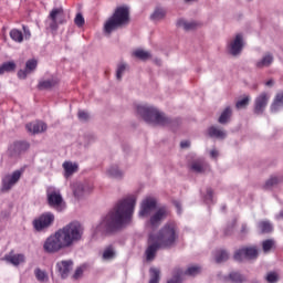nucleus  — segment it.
I'll use <instances>...</instances> for the list:
<instances>
[{
	"instance_id": "nucleus-1",
	"label": "nucleus",
	"mask_w": 283,
	"mask_h": 283,
	"mask_svg": "<svg viewBox=\"0 0 283 283\" xmlns=\"http://www.w3.org/2000/svg\"><path fill=\"white\" fill-rule=\"evenodd\" d=\"M134 207H136V197L134 196L118 201L115 208L102 218L101 222L93 231L94 235H96V231L107 234L118 233L120 229L132 222Z\"/></svg>"
},
{
	"instance_id": "nucleus-2",
	"label": "nucleus",
	"mask_w": 283,
	"mask_h": 283,
	"mask_svg": "<svg viewBox=\"0 0 283 283\" xmlns=\"http://www.w3.org/2000/svg\"><path fill=\"white\" fill-rule=\"evenodd\" d=\"M137 114L148 125H159V127H170V129L180 127V123H182L180 118H171L154 106L138 105Z\"/></svg>"
},
{
	"instance_id": "nucleus-3",
	"label": "nucleus",
	"mask_w": 283,
	"mask_h": 283,
	"mask_svg": "<svg viewBox=\"0 0 283 283\" xmlns=\"http://www.w3.org/2000/svg\"><path fill=\"white\" fill-rule=\"evenodd\" d=\"M132 21L129 17V7H117L113 14L104 23V33L112 34L116 30L127 28Z\"/></svg>"
},
{
	"instance_id": "nucleus-4",
	"label": "nucleus",
	"mask_w": 283,
	"mask_h": 283,
	"mask_svg": "<svg viewBox=\"0 0 283 283\" xmlns=\"http://www.w3.org/2000/svg\"><path fill=\"white\" fill-rule=\"evenodd\" d=\"M84 231L85 229L81 222L72 221L64 226L62 229H59L57 233H60V237L62 238L66 249H71V247H74V244L83 240Z\"/></svg>"
},
{
	"instance_id": "nucleus-5",
	"label": "nucleus",
	"mask_w": 283,
	"mask_h": 283,
	"mask_svg": "<svg viewBox=\"0 0 283 283\" xmlns=\"http://www.w3.org/2000/svg\"><path fill=\"white\" fill-rule=\"evenodd\" d=\"M178 238V228L174 222L166 223L156 234V240L163 249H174Z\"/></svg>"
},
{
	"instance_id": "nucleus-6",
	"label": "nucleus",
	"mask_w": 283,
	"mask_h": 283,
	"mask_svg": "<svg viewBox=\"0 0 283 283\" xmlns=\"http://www.w3.org/2000/svg\"><path fill=\"white\" fill-rule=\"evenodd\" d=\"M63 249H67V245H65L59 230L46 238L43 244L44 253L49 254L59 253V251H63Z\"/></svg>"
},
{
	"instance_id": "nucleus-7",
	"label": "nucleus",
	"mask_w": 283,
	"mask_h": 283,
	"mask_svg": "<svg viewBox=\"0 0 283 283\" xmlns=\"http://www.w3.org/2000/svg\"><path fill=\"white\" fill-rule=\"evenodd\" d=\"M260 252L256 245L242 247L238 249L233 254L234 262H244V260H258Z\"/></svg>"
},
{
	"instance_id": "nucleus-8",
	"label": "nucleus",
	"mask_w": 283,
	"mask_h": 283,
	"mask_svg": "<svg viewBox=\"0 0 283 283\" xmlns=\"http://www.w3.org/2000/svg\"><path fill=\"white\" fill-rule=\"evenodd\" d=\"M54 213L52 212H43L39 216V218L34 219L32 222L33 229L38 231V233H41V231H45L46 229H50L52 224H54Z\"/></svg>"
},
{
	"instance_id": "nucleus-9",
	"label": "nucleus",
	"mask_w": 283,
	"mask_h": 283,
	"mask_svg": "<svg viewBox=\"0 0 283 283\" xmlns=\"http://www.w3.org/2000/svg\"><path fill=\"white\" fill-rule=\"evenodd\" d=\"M169 216V209H167V206L160 207L146 222L147 229H150V231H156L163 224V221Z\"/></svg>"
},
{
	"instance_id": "nucleus-10",
	"label": "nucleus",
	"mask_w": 283,
	"mask_h": 283,
	"mask_svg": "<svg viewBox=\"0 0 283 283\" xmlns=\"http://www.w3.org/2000/svg\"><path fill=\"white\" fill-rule=\"evenodd\" d=\"M23 171H25L23 168L19 170H14L11 175H6L1 180V191L3 193L10 191L17 182L21 180V177L23 176Z\"/></svg>"
},
{
	"instance_id": "nucleus-11",
	"label": "nucleus",
	"mask_w": 283,
	"mask_h": 283,
	"mask_svg": "<svg viewBox=\"0 0 283 283\" xmlns=\"http://www.w3.org/2000/svg\"><path fill=\"white\" fill-rule=\"evenodd\" d=\"M159 249H163V245L158 242V239H156V234L154 232L149 233L148 247L145 250L146 262H154Z\"/></svg>"
},
{
	"instance_id": "nucleus-12",
	"label": "nucleus",
	"mask_w": 283,
	"mask_h": 283,
	"mask_svg": "<svg viewBox=\"0 0 283 283\" xmlns=\"http://www.w3.org/2000/svg\"><path fill=\"white\" fill-rule=\"evenodd\" d=\"M49 19H51L50 29L56 31L59 30V25H63V23H66L65 11H63L62 7L54 8L51 10Z\"/></svg>"
},
{
	"instance_id": "nucleus-13",
	"label": "nucleus",
	"mask_w": 283,
	"mask_h": 283,
	"mask_svg": "<svg viewBox=\"0 0 283 283\" xmlns=\"http://www.w3.org/2000/svg\"><path fill=\"white\" fill-rule=\"evenodd\" d=\"M244 50V35L238 33L233 41L228 44V52L231 56H240Z\"/></svg>"
},
{
	"instance_id": "nucleus-14",
	"label": "nucleus",
	"mask_w": 283,
	"mask_h": 283,
	"mask_svg": "<svg viewBox=\"0 0 283 283\" xmlns=\"http://www.w3.org/2000/svg\"><path fill=\"white\" fill-rule=\"evenodd\" d=\"M30 149V142L17 140L9 147V156L11 158H19L22 154H25Z\"/></svg>"
},
{
	"instance_id": "nucleus-15",
	"label": "nucleus",
	"mask_w": 283,
	"mask_h": 283,
	"mask_svg": "<svg viewBox=\"0 0 283 283\" xmlns=\"http://www.w3.org/2000/svg\"><path fill=\"white\" fill-rule=\"evenodd\" d=\"M158 207V200L154 197H146L140 205L139 217L147 218Z\"/></svg>"
},
{
	"instance_id": "nucleus-16",
	"label": "nucleus",
	"mask_w": 283,
	"mask_h": 283,
	"mask_svg": "<svg viewBox=\"0 0 283 283\" xmlns=\"http://www.w3.org/2000/svg\"><path fill=\"white\" fill-rule=\"evenodd\" d=\"M270 98L271 96H269V93L266 92H263L255 97L253 112L256 116H262L264 114V109H266Z\"/></svg>"
},
{
	"instance_id": "nucleus-17",
	"label": "nucleus",
	"mask_w": 283,
	"mask_h": 283,
	"mask_svg": "<svg viewBox=\"0 0 283 283\" xmlns=\"http://www.w3.org/2000/svg\"><path fill=\"white\" fill-rule=\"evenodd\" d=\"M48 205L49 207H52V209H56V211H63V209H65V205L63 203V196H61V192H48Z\"/></svg>"
},
{
	"instance_id": "nucleus-18",
	"label": "nucleus",
	"mask_w": 283,
	"mask_h": 283,
	"mask_svg": "<svg viewBox=\"0 0 283 283\" xmlns=\"http://www.w3.org/2000/svg\"><path fill=\"white\" fill-rule=\"evenodd\" d=\"M72 266H74V261L72 260H63L55 264V269L62 280H67Z\"/></svg>"
},
{
	"instance_id": "nucleus-19",
	"label": "nucleus",
	"mask_w": 283,
	"mask_h": 283,
	"mask_svg": "<svg viewBox=\"0 0 283 283\" xmlns=\"http://www.w3.org/2000/svg\"><path fill=\"white\" fill-rule=\"evenodd\" d=\"M39 65V62L35 59L28 60L25 62V67L24 70H19L18 71V78L25 81L28 78V75L32 74L36 70Z\"/></svg>"
},
{
	"instance_id": "nucleus-20",
	"label": "nucleus",
	"mask_w": 283,
	"mask_h": 283,
	"mask_svg": "<svg viewBox=\"0 0 283 283\" xmlns=\"http://www.w3.org/2000/svg\"><path fill=\"white\" fill-rule=\"evenodd\" d=\"M25 129L29 134L35 136V134H43V132H48V124L44 122H32L25 125Z\"/></svg>"
},
{
	"instance_id": "nucleus-21",
	"label": "nucleus",
	"mask_w": 283,
	"mask_h": 283,
	"mask_svg": "<svg viewBox=\"0 0 283 283\" xmlns=\"http://www.w3.org/2000/svg\"><path fill=\"white\" fill-rule=\"evenodd\" d=\"M117 255L116 245L111 243L104 248L102 260H104V262H112V260H116Z\"/></svg>"
},
{
	"instance_id": "nucleus-22",
	"label": "nucleus",
	"mask_w": 283,
	"mask_h": 283,
	"mask_svg": "<svg viewBox=\"0 0 283 283\" xmlns=\"http://www.w3.org/2000/svg\"><path fill=\"white\" fill-rule=\"evenodd\" d=\"M270 109L273 114H275L279 109H283V91L276 93Z\"/></svg>"
},
{
	"instance_id": "nucleus-23",
	"label": "nucleus",
	"mask_w": 283,
	"mask_h": 283,
	"mask_svg": "<svg viewBox=\"0 0 283 283\" xmlns=\"http://www.w3.org/2000/svg\"><path fill=\"white\" fill-rule=\"evenodd\" d=\"M274 57L272 53H266L260 61L255 63V67L262 70V67H271Z\"/></svg>"
},
{
	"instance_id": "nucleus-24",
	"label": "nucleus",
	"mask_w": 283,
	"mask_h": 283,
	"mask_svg": "<svg viewBox=\"0 0 283 283\" xmlns=\"http://www.w3.org/2000/svg\"><path fill=\"white\" fill-rule=\"evenodd\" d=\"M64 169V178H70L71 176H74L76 171H78V165L72 164V161H65L63 164Z\"/></svg>"
},
{
	"instance_id": "nucleus-25",
	"label": "nucleus",
	"mask_w": 283,
	"mask_h": 283,
	"mask_svg": "<svg viewBox=\"0 0 283 283\" xmlns=\"http://www.w3.org/2000/svg\"><path fill=\"white\" fill-rule=\"evenodd\" d=\"M208 136L210 138H219L220 140H224V138H227V133L224 130L218 129L216 126H210L208 128Z\"/></svg>"
},
{
	"instance_id": "nucleus-26",
	"label": "nucleus",
	"mask_w": 283,
	"mask_h": 283,
	"mask_svg": "<svg viewBox=\"0 0 283 283\" xmlns=\"http://www.w3.org/2000/svg\"><path fill=\"white\" fill-rule=\"evenodd\" d=\"M231 116H233V109H231V106H228L222 111L221 115L219 116L218 123H220V125H227V123L231 120Z\"/></svg>"
},
{
	"instance_id": "nucleus-27",
	"label": "nucleus",
	"mask_w": 283,
	"mask_h": 283,
	"mask_svg": "<svg viewBox=\"0 0 283 283\" xmlns=\"http://www.w3.org/2000/svg\"><path fill=\"white\" fill-rule=\"evenodd\" d=\"M17 70V63L14 61H8L3 62L0 65V76H3V74H10V72H14Z\"/></svg>"
},
{
	"instance_id": "nucleus-28",
	"label": "nucleus",
	"mask_w": 283,
	"mask_h": 283,
	"mask_svg": "<svg viewBox=\"0 0 283 283\" xmlns=\"http://www.w3.org/2000/svg\"><path fill=\"white\" fill-rule=\"evenodd\" d=\"M198 22H196V21H192V22H187V21H185L184 19H179L178 21H177V27L178 28H184V30H186V32H189V31H191V30H197V28H198Z\"/></svg>"
},
{
	"instance_id": "nucleus-29",
	"label": "nucleus",
	"mask_w": 283,
	"mask_h": 283,
	"mask_svg": "<svg viewBox=\"0 0 283 283\" xmlns=\"http://www.w3.org/2000/svg\"><path fill=\"white\" fill-rule=\"evenodd\" d=\"M167 17V10L157 7L150 15V21H163Z\"/></svg>"
},
{
	"instance_id": "nucleus-30",
	"label": "nucleus",
	"mask_w": 283,
	"mask_h": 283,
	"mask_svg": "<svg viewBox=\"0 0 283 283\" xmlns=\"http://www.w3.org/2000/svg\"><path fill=\"white\" fill-rule=\"evenodd\" d=\"M59 82L54 78L51 80H44V81H40L38 83V90L43 91V90H52V87H55V85Z\"/></svg>"
},
{
	"instance_id": "nucleus-31",
	"label": "nucleus",
	"mask_w": 283,
	"mask_h": 283,
	"mask_svg": "<svg viewBox=\"0 0 283 283\" xmlns=\"http://www.w3.org/2000/svg\"><path fill=\"white\" fill-rule=\"evenodd\" d=\"M214 260L217 264H222V262H227L229 260V252L227 250H216Z\"/></svg>"
},
{
	"instance_id": "nucleus-32",
	"label": "nucleus",
	"mask_w": 283,
	"mask_h": 283,
	"mask_svg": "<svg viewBox=\"0 0 283 283\" xmlns=\"http://www.w3.org/2000/svg\"><path fill=\"white\" fill-rule=\"evenodd\" d=\"M202 273V266L200 265H190L188 269L182 272V275H188L189 277H196Z\"/></svg>"
},
{
	"instance_id": "nucleus-33",
	"label": "nucleus",
	"mask_w": 283,
	"mask_h": 283,
	"mask_svg": "<svg viewBox=\"0 0 283 283\" xmlns=\"http://www.w3.org/2000/svg\"><path fill=\"white\" fill-rule=\"evenodd\" d=\"M282 180H283V177H282V176H280V177H277V176H272V177H270V178L265 181L263 188H264V189H273V187L280 185V182H282Z\"/></svg>"
},
{
	"instance_id": "nucleus-34",
	"label": "nucleus",
	"mask_w": 283,
	"mask_h": 283,
	"mask_svg": "<svg viewBox=\"0 0 283 283\" xmlns=\"http://www.w3.org/2000/svg\"><path fill=\"white\" fill-rule=\"evenodd\" d=\"M72 190H73V196L75 198H77V200L80 198H83L84 193H85V187L83 186V184L81 182H75L72 185Z\"/></svg>"
},
{
	"instance_id": "nucleus-35",
	"label": "nucleus",
	"mask_w": 283,
	"mask_h": 283,
	"mask_svg": "<svg viewBox=\"0 0 283 283\" xmlns=\"http://www.w3.org/2000/svg\"><path fill=\"white\" fill-rule=\"evenodd\" d=\"M24 260H25V256L23 254L6 256V261L13 264V266H19V264H21V262H24Z\"/></svg>"
},
{
	"instance_id": "nucleus-36",
	"label": "nucleus",
	"mask_w": 283,
	"mask_h": 283,
	"mask_svg": "<svg viewBox=\"0 0 283 283\" xmlns=\"http://www.w3.org/2000/svg\"><path fill=\"white\" fill-rule=\"evenodd\" d=\"M226 280H230V282L233 283L247 282V277H244V275H242L240 272H230Z\"/></svg>"
},
{
	"instance_id": "nucleus-37",
	"label": "nucleus",
	"mask_w": 283,
	"mask_h": 283,
	"mask_svg": "<svg viewBox=\"0 0 283 283\" xmlns=\"http://www.w3.org/2000/svg\"><path fill=\"white\" fill-rule=\"evenodd\" d=\"M9 34L10 39H12V41L15 43H23V32H21V30L12 29Z\"/></svg>"
},
{
	"instance_id": "nucleus-38",
	"label": "nucleus",
	"mask_w": 283,
	"mask_h": 283,
	"mask_svg": "<svg viewBox=\"0 0 283 283\" xmlns=\"http://www.w3.org/2000/svg\"><path fill=\"white\" fill-rule=\"evenodd\" d=\"M149 275H150L149 283H160V269L150 268Z\"/></svg>"
},
{
	"instance_id": "nucleus-39",
	"label": "nucleus",
	"mask_w": 283,
	"mask_h": 283,
	"mask_svg": "<svg viewBox=\"0 0 283 283\" xmlns=\"http://www.w3.org/2000/svg\"><path fill=\"white\" fill-rule=\"evenodd\" d=\"M258 228L261 233H271L273 231V224L270 221H261L258 223Z\"/></svg>"
},
{
	"instance_id": "nucleus-40",
	"label": "nucleus",
	"mask_w": 283,
	"mask_h": 283,
	"mask_svg": "<svg viewBox=\"0 0 283 283\" xmlns=\"http://www.w3.org/2000/svg\"><path fill=\"white\" fill-rule=\"evenodd\" d=\"M34 275L38 282H48L50 280V276H48V272L41 270L40 268H36L34 270Z\"/></svg>"
},
{
	"instance_id": "nucleus-41",
	"label": "nucleus",
	"mask_w": 283,
	"mask_h": 283,
	"mask_svg": "<svg viewBox=\"0 0 283 283\" xmlns=\"http://www.w3.org/2000/svg\"><path fill=\"white\" fill-rule=\"evenodd\" d=\"M133 54L136 59H139V61H147L148 59H151V54L142 49L136 50Z\"/></svg>"
},
{
	"instance_id": "nucleus-42",
	"label": "nucleus",
	"mask_w": 283,
	"mask_h": 283,
	"mask_svg": "<svg viewBox=\"0 0 283 283\" xmlns=\"http://www.w3.org/2000/svg\"><path fill=\"white\" fill-rule=\"evenodd\" d=\"M249 103H251V97L247 95L235 103V107L237 109H247V107H249Z\"/></svg>"
},
{
	"instance_id": "nucleus-43",
	"label": "nucleus",
	"mask_w": 283,
	"mask_h": 283,
	"mask_svg": "<svg viewBox=\"0 0 283 283\" xmlns=\"http://www.w3.org/2000/svg\"><path fill=\"white\" fill-rule=\"evenodd\" d=\"M107 174L111 178H123V171L118 169V166H111Z\"/></svg>"
},
{
	"instance_id": "nucleus-44",
	"label": "nucleus",
	"mask_w": 283,
	"mask_h": 283,
	"mask_svg": "<svg viewBox=\"0 0 283 283\" xmlns=\"http://www.w3.org/2000/svg\"><path fill=\"white\" fill-rule=\"evenodd\" d=\"M167 283H182V269H180V268L175 269L172 279L167 281Z\"/></svg>"
},
{
	"instance_id": "nucleus-45",
	"label": "nucleus",
	"mask_w": 283,
	"mask_h": 283,
	"mask_svg": "<svg viewBox=\"0 0 283 283\" xmlns=\"http://www.w3.org/2000/svg\"><path fill=\"white\" fill-rule=\"evenodd\" d=\"M190 169L195 171V174H205L206 171L205 165L200 161H193Z\"/></svg>"
},
{
	"instance_id": "nucleus-46",
	"label": "nucleus",
	"mask_w": 283,
	"mask_h": 283,
	"mask_svg": "<svg viewBox=\"0 0 283 283\" xmlns=\"http://www.w3.org/2000/svg\"><path fill=\"white\" fill-rule=\"evenodd\" d=\"M273 247H275V241L273 239H266L262 242V249L265 253H269Z\"/></svg>"
},
{
	"instance_id": "nucleus-47",
	"label": "nucleus",
	"mask_w": 283,
	"mask_h": 283,
	"mask_svg": "<svg viewBox=\"0 0 283 283\" xmlns=\"http://www.w3.org/2000/svg\"><path fill=\"white\" fill-rule=\"evenodd\" d=\"M265 281L268 283H277L280 282V275L277 274V272H268V274L265 275Z\"/></svg>"
},
{
	"instance_id": "nucleus-48",
	"label": "nucleus",
	"mask_w": 283,
	"mask_h": 283,
	"mask_svg": "<svg viewBox=\"0 0 283 283\" xmlns=\"http://www.w3.org/2000/svg\"><path fill=\"white\" fill-rule=\"evenodd\" d=\"M203 200L207 205H213V189L207 188L206 196L203 197Z\"/></svg>"
},
{
	"instance_id": "nucleus-49",
	"label": "nucleus",
	"mask_w": 283,
	"mask_h": 283,
	"mask_svg": "<svg viewBox=\"0 0 283 283\" xmlns=\"http://www.w3.org/2000/svg\"><path fill=\"white\" fill-rule=\"evenodd\" d=\"M125 70H127V65L119 64L116 70V78L117 81H122L123 74L125 73Z\"/></svg>"
},
{
	"instance_id": "nucleus-50",
	"label": "nucleus",
	"mask_w": 283,
	"mask_h": 283,
	"mask_svg": "<svg viewBox=\"0 0 283 283\" xmlns=\"http://www.w3.org/2000/svg\"><path fill=\"white\" fill-rule=\"evenodd\" d=\"M74 23L77 28H83V25H85V18H83L82 13L76 14Z\"/></svg>"
},
{
	"instance_id": "nucleus-51",
	"label": "nucleus",
	"mask_w": 283,
	"mask_h": 283,
	"mask_svg": "<svg viewBox=\"0 0 283 283\" xmlns=\"http://www.w3.org/2000/svg\"><path fill=\"white\" fill-rule=\"evenodd\" d=\"M235 224H238V220H233L232 224L231 226H228L224 231H223V234L226 237L228 235H233V229H235Z\"/></svg>"
},
{
	"instance_id": "nucleus-52",
	"label": "nucleus",
	"mask_w": 283,
	"mask_h": 283,
	"mask_svg": "<svg viewBox=\"0 0 283 283\" xmlns=\"http://www.w3.org/2000/svg\"><path fill=\"white\" fill-rule=\"evenodd\" d=\"M83 269L80 266L75 270L73 274V280H80V277H83Z\"/></svg>"
},
{
	"instance_id": "nucleus-53",
	"label": "nucleus",
	"mask_w": 283,
	"mask_h": 283,
	"mask_svg": "<svg viewBox=\"0 0 283 283\" xmlns=\"http://www.w3.org/2000/svg\"><path fill=\"white\" fill-rule=\"evenodd\" d=\"M77 116H78L80 120H87V118H90V115L87 113H85L84 111H80L77 113Z\"/></svg>"
},
{
	"instance_id": "nucleus-54",
	"label": "nucleus",
	"mask_w": 283,
	"mask_h": 283,
	"mask_svg": "<svg viewBox=\"0 0 283 283\" xmlns=\"http://www.w3.org/2000/svg\"><path fill=\"white\" fill-rule=\"evenodd\" d=\"M174 206L177 209V213L180 216V213H182V203H180V201H178V200H175Z\"/></svg>"
},
{
	"instance_id": "nucleus-55",
	"label": "nucleus",
	"mask_w": 283,
	"mask_h": 283,
	"mask_svg": "<svg viewBox=\"0 0 283 283\" xmlns=\"http://www.w3.org/2000/svg\"><path fill=\"white\" fill-rule=\"evenodd\" d=\"M191 143L189 140H184L180 143L181 149H187V147H189Z\"/></svg>"
},
{
	"instance_id": "nucleus-56",
	"label": "nucleus",
	"mask_w": 283,
	"mask_h": 283,
	"mask_svg": "<svg viewBox=\"0 0 283 283\" xmlns=\"http://www.w3.org/2000/svg\"><path fill=\"white\" fill-rule=\"evenodd\" d=\"M210 156H211L212 158H218V153H217V150H211V151H210Z\"/></svg>"
},
{
	"instance_id": "nucleus-57",
	"label": "nucleus",
	"mask_w": 283,
	"mask_h": 283,
	"mask_svg": "<svg viewBox=\"0 0 283 283\" xmlns=\"http://www.w3.org/2000/svg\"><path fill=\"white\" fill-rule=\"evenodd\" d=\"M241 233H247V223H242Z\"/></svg>"
},
{
	"instance_id": "nucleus-58",
	"label": "nucleus",
	"mask_w": 283,
	"mask_h": 283,
	"mask_svg": "<svg viewBox=\"0 0 283 283\" xmlns=\"http://www.w3.org/2000/svg\"><path fill=\"white\" fill-rule=\"evenodd\" d=\"M265 85H266L268 87H272V85H273V80H269V81L265 83Z\"/></svg>"
},
{
	"instance_id": "nucleus-59",
	"label": "nucleus",
	"mask_w": 283,
	"mask_h": 283,
	"mask_svg": "<svg viewBox=\"0 0 283 283\" xmlns=\"http://www.w3.org/2000/svg\"><path fill=\"white\" fill-rule=\"evenodd\" d=\"M277 220H280V218H282L283 220V210L279 213V216H276Z\"/></svg>"
},
{
	"instance_id": "nucleus-60",
	"label": "nucleus",
	"mask_w": 283,
	"mask_h": 283,
	"mask_svg": "<svg viewBox=\"0 0 283 283\" xmlns=\"http://www.w3.org/2000/svg\"><path fill=\"white\" fill-rule=\"evenodd\" d=\"M24 32H28V28L25 25L22 27Z\"/></svg>"
},
{
	"instance_id": "nucleus-61",
	"label": "nucleus",
	"mask_w": 283,
	"mask_h": 283,
	"mask_svg": "<svg viewBox=\"0 0 283 283\" xmlns=\"http://www.w3.org/2000/svg\"><path fill=\"white\" fill-rule=\"evenodd\" d=\"M187 3L191 2V1H196V0H185Z\"/></svg>"
},
{
	"instance_id": "nucleus-62",
	"label": "nucleus",
	"mask_w": 283,
	"mask_h": 283,
	"mask_svg": "<svg viewBox=\"0 0 283 283\" xmlns=\"http://www.w3.org/2000/svg\"><path fill=\"white\" fill-rule=\"evenodd\" d=\"M252 283H259L258 281H255V282H252Z\"/></svg>"
}]
</instances>
